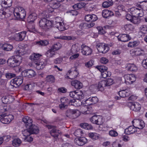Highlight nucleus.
<instances>
[{"label": "nucleus", "mask_w": 147, "mask_h": 147, "mask_svg": "<svg viewBox=\"0 0 147 147\" xmlns=\"http://www.w3.org/2000/svg\"><path fill=\"white\" fill-rule=\"evenodd\" d=\"M46 80L48 82L52 83L55 82V78L53 76L50 75L48 76L47 77Z\"/></svg>", "instance_id": "40"}, {"label": "nucleus", "mask_w": 147, "mask_h": 147, "mask_svg": "<svg viewBox=\"0 0 147 147\" xmlns=\"http://www.w3.org/2000/svg\"><path fill=\"white\" fill-rule=\"evenodd\" d=\"M2 137L3 139V141H5V142H8L10 140L11 138L10 136L9 135L4 136Z\"/></svg>", "instance_id": "60"}, {"label": "nucleus", "mask_w": 147, "mask_h": 147, "mask_svg": "<svg viewBox=\"0 0 147 147\" xmlns=\"http://www.w3.org/2000/svg\"><path fill=\"white\" fill-rule=\"evenodd\" d=\"M137 66L134 64H129V71L134 72L137 70Z\"/></svg>", "instance_id": "42"}, {"label": "nucleus", "mask_w": 147, "mask_h": 147, "mask_svg": "<svg viewBox=\"0 0 147 147\" xmlns=\"http://www.w3.org/2000/svg\"><path fill=\"white\" fill-rule=\"evenodd\" d=\"M10 7L7 6V7H4V11H3L4 12V13H5V15L7 13H9L10 12L11 8Z\"/></svg>", "instance_id": "62"}, {"label": "nucleus", "mask_w": 147, "mask_h": 147, "mask_svg": "<svg viewBox=\"0 0 147 147\" xmlns=\"http://www.w3.org/2000/svg\"><path fill=\"white\" fill-rule=\"evenodd\" d=\"M142 64L144 67L147 69V59L144 60L142 63Z\"/></svg>", "instance_id": "64"}, {"label": "nucleus", "mask_w": 147, "mask_h": 147, "mask_svg": "<svg viewBox=\"0 0 147 147\" xmlns=\"http://www.w3.org/2000/svg\"><path fill=\"white\" fill-rule=\"evenodd\" d=\"M75 92V99L81 100L83 98L84 95L81 91L77 90Z\"/></svg>", "instance_id": "29"}, {"label": "nucleus", "mask_w": 147, "mask_h": 147, "mask_svg": "<svg viewBox=\"0 0 147 147\" xmlns=\"http://www.w3.org/2000/svg\"><path fill=\"white\" fill-rule=\"evenodd\" d=\"M49 42L48 40H41L40 41L37 42L36 44L39 46H46L49 45Z\"/></svg>", "instance_id": "34"}, {"label": "nucleus", "mask_w": 147, "mask_h": 147, "mask_svg": "<svg viewBox=\"0 0 147 147\" xmlns=\"http://www.w3.org/2000/svg\"><path fill=\"white\" fill-rule=\"evenodd\" d=\"M143 15L144 12L142 9L136 8L132 16H131V17H129V21L134 24H139L140 22V20L137 17H142Z\"/></svg>", "instance_id": "1"}, {"label": "nucleus", "mask_w": 147, "mask_h": 147, "mask_svg": "<svg viewBox=\"0 0 147 147\" xmlns=\"http://www.w3.org/2000/svg\"><path fill=\"white\" fill-rule=\"evenodd\" d=\"M88 136L90 137L94 140L98 139V134L95 133H89Z\"/></svg>", "instance_id": "45"}, {"label": "nucleus", "mask_w": 147, "mask_h": 147, "mask_svg": "<svg viewBox=\"0 0 147 147\" xmlns=\"http://www.w3.org/2000/svg\"><path fill=\"white\" fill-rule=\"evenodd\" d=\"M136 54L137 55H144V51L143 50L139 48L135 49Z\"/></svg>", "instance_id": "44"}, {"label": "nucleus", "mask_w": 147, "mask_h": 147, "mask_svg": "<svg viewBox=\"0 0 147 147\" xmlns=\"http://www.w3.org/2000/svg\"><path fill=\"white\" fill-rule=\"evenodd\" d=\"M90 121L94 124L98 125H101L104 122L102 116L94 115L90 119Z\"/></svg>", "instance_id": "10"}, {"label": "nucleus", "mask_w": 147, "mask_h": 147, "mask_svg": "<svg viewBox=\"0 0 147 147\" xmlns=\"http://www.w3.org/2000/svg\"><path fill=\"white\" fill-rule=\"evenodd\" d=\"M50 4L51 6H52L53 7V9H52V11L51 10L50 11V10H49V12L51 13L52 12L54 11V10L53 9H57L59 7L60 5V3L57 2L56 1H55V0H54V1L51 2Z\"/></svg>", "instance_id": "30"}, {"label": "nucleus", "mask_w": 147, "mask_h": 147, "mask_svg": "<svg viewBox=\"0 0 147 147\" xmlns=\"http://www.w3.org/2000/svg\"><path fill=\"white\" fill-rule=\"evenodd\" d=\"M13 115H5L1 118L0 121L2 123L7 124L9 123L13 119Z\"/></svg>", "instance_id": "15"}, {"label": "nucleus", "mask_w": 147, "mask_h": 147, "mask_svg": "<svg viewBox=\"0 0 147 147\" xmlns=\"http://www.w3.org/2000/svg\"><path fill=\"white\" fill-rule=\"evenodd\" d=\"M22 121L25 124L27 128H29L33 125L32 119L28 116L24 117L22 119Z\"/></svg>", "instance_id": "21"}, {"label": "nucleus", "mask_w": 147, "mask_h": 147, "mask_svg": "<svg viewBox=\"0 0 147 147\" xmlns=\"http://www.w3.org/2000/svg\"><path fill=\"white\" fill-rule=\"evenodd\" d=\"M74 142L78 146H82L85 144L87 142V140L85 137H82L76 138Z\"/></svg>", "instance_id": "16"}, {"label": "nucleus", "mask_w": 147, "mask_h": 147, "mask_svg": "<svg viewBox=\"0 0 147 147\" xmlns=\"http://www.w3.org/2000/svg\"><path fill=\"white\" fill-rule=\"evenodd\" d=\"M98 51L100 53L105 54L109 50V48L108 45L104 43H100L96 45Z\"/></svg>", "instance_id": "9"}, {"label": "nucleus", "mask_w": 147, "mask_h": 147, "mask_svg": "<svg viewBox=\"0 0 147 147\" xmlns=\"http://www.w3.org/2000/svg\"><path fill=\"white\" fill-rule=\"evenodd\" d=\"M113 5V2L108 1L104 2L102 3V6L104 8L108 7Z\"/></svg>", "instance_id": "47"}, {"label": "nucleus", "mask_w": 147, "mask_h": 147, "mask_svg": "<svg viewBox=\"0 0 147 147\" xmlns=\"http://www.w3.org/2000/svg\"><path fill=\"white\" fill-rule=\"evenodd\" d=\"M47 127L49 129H51L50 131L51 135L56 140L58 138L59 134L61 133L60 131L56 129V127L55 126L47 125Z\"/></svg>", "instance_id": "6"}, {"label": "nucleus", "mask_w": 147, "mask_h": 147, "mask_svg": "<svg viewBox=\"0 0 147 147\" xmlns=\"http://www.w3.org/2000/svg\"><path fill=\"white\" fill-rule=\"evenodd\" d=\"M8 96L3 97L2 98V101L4 104L8 103Z\"/></svg>", "instance_id": "55"}, {"label": "nucleus", "mask_w": 147, "mask_h": 147, "mask_svg": "<svg viewBox=\"0 0 147 147\" xmlns=\"http://www.w3.org/2000/svg\"><path fill=\"white\" fill-rule=\"evenodd\" d=\"M109 135L112 137H116L118 135L117 133L115 130H111L109 132Z\"/></svg>", "instance_id": "53"}, {"label": "nucleus", "mask_w": 147, "mask_h": 147, "mask_svg": "<svg viewBox=\"0 0 147 147\" xmlns=\"http://www.w3.org/2000/svg\"><path fill=\"white\" fill-rule=\"evenodd\" d=\"M71 84L76 89H80L83 87L82 83L77 80H75L72 81L71 82Z\"/></svg>", "instance_id": "22"}, {"label": "nucleus", "mask_w": 147, "mask_h": 147, "mask_svg": "<svg viewBox=\"0 0 147 147\" xmlns=\"http://www.w3.org/2000/svg\"><path fill=\"white\" fill-rule=\"evenodd\" d=\"M106 84V82L105 80L100 81L98 82L97 86L98 89L100 91H103L104 89V88L107 86Z\"/></svg>", "instance_id": "28"}, {"label": "nucleus", "mask_w": 147, "mask_h": 147, "mask_svg": "<svg viewBox=\"0 0 147 147\" xmlns=\"http://www.w3.org/2000/svg\"><path fill=\"white\" fill-rule=\"evenodd\" d=\"M62 25V23L61 22H57L56 21H55V23H53L52 26L54 27H55L57 28L58 30L61 31H62L63 30H61V28H59L61 27Z\"/></svg>", "instance_id": "43"}, {"label": "nucleus", "mask_w": 147, "mask_h": 147, "mask_svg": "<svg viewBox=\"0 0 147 147\" xmlns=\"http://www.w3.org/2000/svg\"><path fill=\"white\" fill-rule=\"evenodd\" d=\"M63 60L62 58L60 57L57 58L54 60V63L55 64H59Z\"/></svg>", "instance_id": "63"}, {"label": "nucleus", "mask_w": 147, "mask_h": 147, "mask_svg": "<svg viewBox=\"0 0 147 147\" xmlns=\"http://www.w3.org/2000/svg\"><path fill=\"white\" fill-rule=\"evenodd\" d=\"M139 30L142 33L146 34L147 32V26L145 25H142L140 27Z\"/></svg>", "instance_id": "48"}, {"label": "nucleus", "mask_w": 147, "mask_h": 147, "mask_svg": "<svg viewBox=\"0 0 147 147\" xmlns=\"http://www.w3.org/2000/svg\"><path fill=\"white\" fill-rule=\"evenodd\" d=\"M95 25L94 23H91L87 24L86 23L82 22L79 25V27L82 30L87 29L93 27Z\"/></svg>", "instance_id": "19"}, {"label": "nucleus", "mask_w": 147, "mask_h": 147, "mask_svg": "<svg viewBox=\"0 0 147 147\" xmlns=\"http://www.w3.org/2000/svg\"><path fill=\"white\" fill-rule=\"evenodd\" d=\"M78 110L72 109H68L65 112V115L67 117L71 119H74L77 118L79 115V114Z\"/></svg>", "instance_id": "7"}, {"label": "nucleus", "mask_w": 147, "mask_h": 147, "mask_svg": "<svg viewBox=\"0 0 147 147\" xmlns=\"http://www.w3.org/2000/svg\"><path fill=\"white\" fill-rule=\"evenodd\" d=\"M35 67L38 70L44 68L46 65V62L43 61H37L35 62Z\"/></svg>", "instance_id": "23"}, {"label": "nucleus", "mask_w": 147, "mask_h": 147, "mask_svg": "<svg viewBox=\"0 0 147 147\" xmlns=\"http://www.w3.org/2000/svg\"><path fill=\"white\" fill-rule=\"evenodd\" d=\"M16 56L21 57V56L24 55L25 53L24 50L23 49H21L19 50H17L16 51Z\"/></svg>", "instance_id": "41"}, {"label": "nucleus", "mask_w": 147, "mask_h": 147, "mask_svg": "<svg viewBox=\"0 0 147 147\" xmlns=\"http://www.w3.org/2000/svg\"><path fill=\"white\" fill-rule=\"evenodd\" d=\"M44 16H45L44 15ZM47 18V16H45L44 18L41 19L39 21V25L41 28L43 29H49L51 28L53 25L52 21L47 20L45 17Z\"/></svg>", "instance_id": "3"}, {"label": "nucleus", "mask_w": 147, "mask_h": 147, "mask_svg": "<svg viewBox=\"0 0 147 147\" xmlns=\"http://www.w3.org/2000/svg\"><path fill=\"white\" fill-rule=\"evenodd\" d=\"M7 111V109L6 107L5 106L0 105V112L3 113Z\"/></svg>", "instance_id": "56"}, {"label": "nucleus", "mask_w": 147, "mask_h": 147, "mask_svg": "<svg viewBox=\"0 0 147 147\" xmlns=\"http://www.w3.org/2000/svg\"><path fill=\"white\" fill-rule=\"evenodd\" d=\"M61 104L59 105V107L62 110L66 108L68 104H70V100L66 97L62 98L60 99Z\"/></svg>", "instance_id": "11"}, {"label": "nucleus", "mask_w": 147, "mask_h": 147, "mask_svg": "<svg viewBox=\"0 0 147 147\" xmlns=\"http://www.w3.org/2000/svg\"><path fill=\"white\" fill-rule=\"evenodd\" d=\"M127 90H123L120 91L119 92V96L121 97L124 98L128 97L129 96V93Z\"/></svg>", "instance_id": "35"}, {"label": "nucleus", "mask_w": 147, "mask_h": 147, "mask_svg": "<svg viewBox=\"0 0 147 147\" xmlns=\"http://www.w3.org/2000/svg\"><path fill=\"white\" fill-rule=\"evenodd\" d=\"M22 133L23 136L26 137L29 136L31 134L30 129L28 128L26 129H24L22 131Z\"/></svg>", "instance_id": "39"}, {"label": "nucleus", "mask_w": 147, "mask_h": 147, "mask_svg": "<svg viewBox=\"0 0 147 147\" xmlns=\"http://www.w3.org/2000/svg\"><path fill=\"white\" fill-rule=\"evenodd\" d=\"M136 128L133 125L129 126V134H133L136 131Z\"/></svg>", "instance_id": "52"}, {"label": "nucleus", "mask_w": 147, "mask_h": 147, "mask_svg": "<svg viewBox=\"0 0 147 147\" xmlns=\"http://www.w3.org/2000/svg\"><path fill=\"white\" fill-rule=\"evenodd\" d=\"M80 126L83 128L87 130L92 129V125L87 123H84L80 124Z\"/></svg>", "instance_id": "33"}, {"label": "nucleus", "mask_w": 147, "mask_h": 147, "mask_svg": "<svg viewBox=\"0 0 147 147\" xmlns=\"http://www.w3.org/2000/svg\"><path fill=\"white\" fill-rule=\"evenodd\" d=\"M78 71L77 69V68L76 67H72L71 68V69L68 71V73L67 74L68 75H71V74L73 73L75 74V75L71 77H70L69 76H67V78L70 79H73L76 78L78 74Z\"/></svg>", "instance_id": "17"}, {"label": "nucleus", "mask_w": 147, "mask_h": 147, "mask_svg": "<svg viewBox=\"0 0 147 147\" xmlns=\"http://www.w3.org/2000/svg\"><path fill=\"white\" fill-rule=\"evenodd\" d=\"M61 47V44L59 42L53 45L51 47V49L56 51L59 50Z\"/></svg>", "instance_id": "37"}, {"label": "nucleus", "mask_w": 147, "mask_h": 147, "mask_svg": "<svg viewBox=\"0 0 147 147\" xmlns=\"http://www.w3.org/2000/svg\"><path fill=\"white\" fill-rule=\"evenodd\" d=\"M82 53L83 55L86 56L90 55L92 52V50L88 46L83 44L81 46Z\"/></svg>", "instance_id": "13"}, {"label": "nucleus", "mask_w": 147, "mask_h": 147, "mask_svg": "<svg viewBox=\"0 0 147 147\" xmlns=\"http://www.w3.org/2000/svg\"><path fill=\"white\" fill-rule=\"evenodd\" d=\"M56 52L54 50L51 49V48L46 53L45 55L49 58L53 57L55 54Z\"/></svg>", "instance_id": "32"}, {"label": "nucleus", "mask_w": 147, "mask_h": 147, "mask_svg": "<svg viewBox=\"0 0 147 147\" xmlns=\"http://www.w3.org/2000/svg\"><path fill=\"white\" fill-rule=\"evenodd\" d=\"M22 57H12L9 58L7 61V63L11 67H14L19 66L22 62Z\"/></svg>", "instance_id": "2"}, {"label": "nucleus", "mask_w": 147, "mask_h": 147, "mask_svg": "<svg viewBox=\"0 0 147 147\" xmlns=\"http://www.w3.org/2000/svg\"><path fill=\"white\" fill-rule=\"evenodd\" d=\"M136 78L134 75L133 74H129V84H131L135 82Z\"/></svg>", "instance_id": "49"}, {"label": "nucleus", "mask_w": 147, "mask_h": 147, "mask_svg": "<svg viewBox=\"0 0 147 147\" xmlns=\"http://www.w3.org/2000/svg\"><path fill=\"white\" fill-rule=\"evenodd\" d=\"M22 142L21 140L19 138L15 139L12 141V144L14 146H19Z\"/></svg>", "instance_id": "38"}, {"label": "nucleus", "mask_w": 147, "mask_h": 147, "mask_svg": "<svg viewBox=\"0 0 147 147\" xmlns=\"http://www.w3.org/2000/svg\"><path fill=\"white\" fill-rule=\"evenodd\" d=\"M90 98L91 105L94 104L96 103L98 101V99L97 97H90Z\"/></svg>", "instance_id": "50"}, {"label": "nucleus", "mask_w": 147, "mask_h": 147, "mask_svg": "<svg viewBox=\"0 0 147 147\" xmlns=\"http://www.w3.org/2000/svg\"><path fill=\"white\" fill-rule=\"evenodd\" d=\"M2 49L6 51H10L13 48V46L11 45L8 43L4 44L2 47Z\"/></svg>", "instance_id": "31"}, {"label": "nucleus", "mask_w": 147, "mask_h": 147, "mask_svg": "<svg viewBox=\"0 0 147 147\" xmlns=\"http://www.w3.org/2000/svg\"><path fill=\"white\" fill-rule=\"evenodd\" d=\"M42 55L39 54L34 53L32 54L30 57V59L32 61L38 60L39 59V57Z\"/></svg>", "instance_id": "36"}, {"label": "nucleus", "mask_w": 147, "mask_h": 147, "mask_svg": "<svg viewBox=\"0 0 147 147\" xmlns=\"http://www.w3.org/2000/svg\"><path fill=\"white\" fill-rule=\"evenodd\" d=\"M37 15L34 12L32 13L29 15L28 17L27 21L30 24L33 23L34 20L37 18Z\"/></svg>", "instance_id": "20"}, {"label": "nucleus", "mask_w": 147, "mask_h": 147, "mask_svg": "<svg viewBox=\"0 0 147 147\" xmlns=\"http://www.w3.org/2000/svg\"><path fill=\"white\" fill-rule=\"evenodd\" d=\"M98 33L99 34H103L105 33V31L101 27H98L97 28Z\"/></svg>", "instance_id": "57"}, {"label": "nucleus", "mask_w": 147, "mask_h": 147, "mask_svg": "<svg viewBox=\"0 0 147 147\" xmlns=\"http://www.w3.org/2000/svg\"><path fill=\"white\" fill-rule=\"evenodd\" d=\"M23 82V78L21 76L17 77L16 78L12 80L11 82H12L14 84V86L17 87L19 86Z\"/></svg>", "instance_id": "14"}, {"label": "nucleus", "mask_w": 147, "mask_h": 147, "mask_svg": "<svg viewBox=\"0 0 147 147\" xmlns=\"http://www.w3.org/2000/svg\"><path fill=\"white\" fill-rule=\"evenodd\" d=\"M26 32L24 31L16 34L15 37L16 39L18 41H22L25 39L26 36Z\"/></svg>", "instance_id": "18"}, {"label": "nucleus", "mask_w": 147, "mask_h": 147, "mask_svg": "<svg viewBox=\"0 0 147 147\" xmlns=\"http://www.w3.org/2000/svg\"><path fill=\"white\" fill-rule=\"evenodd\" d=\"M129 108L130 109L135 112L139 111L141 109V105L138 102H129Z\"/></svg>", "instance_id": "12"}, {"label": "nucleus", "mask_w": 147, "mask_h": 147, "mask_svg": "<svg viewBox=\"0 0 147 147\" xmlns=\"http://www.w3.org/2000/svg\"><path fill=\"white\" fill-rule=\"evenodd\" d=\"M117 38L119 40L125 42L128 40L129 36L127 34H121L117 36Z\"/></svg>", "instance_id": "25"}, {"label": "nucleus", "mask_w": 147, "mask_h": 147, "mask_svg": "<svg viewBox=\"0 0 147 147\" xmlns=\"http://www.w3.org/2000/svg\"><path fill=\"white\" fill-rule=\"evenodd\" d=\"M109 61L108 59L105 57H102L100 59V62L103 64H106Z\"/></svg>", "instance_id": "59"}, {"label": "nucleus", "mask_w": 147, "mask_h": 147, "mask_svg": "<svg viewBox=\"0 0 147 147\" xmlns=\"http://www.w3.org/2000/svg\"><path fill=\"white\" fill-rule=\"evenodd\" d=\"M2 2H3V3L4 4L8 5V7H10L11 5L12 1V0H4Z\"/></svg>", "instance_id": "54"}, {"label": "nucleus", "mask_w": 147, "mask_h": 147, "mask_svg": "<svg viewBox=\"0 0 147 147\" xmlns=\"http://www.w3.org/2000/svg\"><path fill=\"white\" fill-rule=\"evenodd\" d=\"M91 23H93V22L96 21L98 18L96 16L95 14L91 15Z\"/></svg>", "instance_id": "61"}, {"label": "nucleus", "mask_w": 147, "mask_h": 147, "mask_svg": "<svg viewBox=\"0 0 147 147\" xmlns=\"http://www.w3.org/2000/svg\"><path fill=\"white\" fill-rule=\"evenodd\" d=\"M106 82L107 86H108L112 85L113 83V80L111 78L107 79L105 80Z\"/></svg>", "instance_id": "51"}, {"label": "nucleus", "mask_w": 147, "mask_h": 147, "mask_svg": "<svg viewBox=\"0 0 147 147\" xmlns=\"http://www.w3.org/2000/svg\"><path fill=\"white\" fill-rule=\"evenodd\" d=\"M28 128L30 129L31 134H37L39 132L38 127L35 125L33 124Z\"/></svg>", "instance_id": "24"}, {"label": "nucleus", "mask_w": 147, "mask_h": 147, "mask_svg": "<svg viewBox=\"0 0 147 147\" xmlns=\"http://www.w3.org/2000/svg\"><path fill=\"white\" fill-rule=\"evenodd\" d=\"M138 42L136 41H134V42H129V47H134L138 45Z\"/></svg>", "instance_id": "58"}, {"label": "nucleus", "mask_w": 147, "mask_h": 147, "mask_svg": "<svg viewBox=\"0 0 147 147\" xmlns=\"http://www.w3.org/2000/svg\"><path fill=\"white\" fill-rule=\"evenodd\" d=\"M96 67L101 72V76L103 78H105L111 76V73L107 71L108 68L104 65L98 66Z\"/></svg>", "instance_id": "5"}, {"label": "nucleus", "mask_w": 147, "mask_h": 147, "mask_svg": "<svg viewBox=\"0 0 147 147\" xmlns=\"http://www.w3.org/2000/svg\"><path fill=\"white\" fill-rule=\"evenodd\" d=\"M24 72L26 74V76L29 78L34 77L35 75V72L31 69L26 70Z\"/></svg>", "instance_id": "27"}, {"label": "nucleus", "mask_w": 147, "mask_h": 147, "mask_svg": "<svg viewBox=\"0 0 147 147\" xmlns=\"http://www.w3.org/2000/svg\"><path fill=\"white\" fill-rule=\"evenodd\" d=\"M5 76L6 78L9 79L16 77V76L15 74L8 72L5 74Z\"/></svg>", "instance_id": "46"}, {"label": "nucleus", "mask_w": 147, "mask_h": 147, "mask_svg": "<svg viewBox=\"0 0 147 147\" xmlns=\"http://www.w3.org/2000/svg\"><path fill=\"white\" fill-rule=\"evenodd\" d=\"M132 123L135 127L139 129H143L145 126L144 121L141 119H134L132 121Z\"/></svg>", "instance_id": "8"}, {"label": "nucleus", "mask_w": 147, "mask_h": 147, "mask_svg": "<svg viewBox=\"0 0 147 147\" xmlns=\"http://www.w3.org/2000/svg\"><path fill=\"white\" fill-rule=\"evenodd\" d=\"M102 16L105 18H107L109 17L114 15L113 13L108 10H104L102 12Z\"/></svg>", "instance_id": "26"}, {"label": "nucleus", "mask_w": 147, "mask_h": 147, "mask_svg": "<svg viewBox=\"0 0 147 147\" xmlns=\"http://www.w3.org/2000/svg\"><path fill=\"white\" fill-rule=\"evenodd\" d=\"M18 11L16 9L13 12V14L17 20L20 19H23L25 18L26 16V12L24 9L22 7H19L18 8Z\"/></svg>", "instance_id": "4"}]
</instances>
